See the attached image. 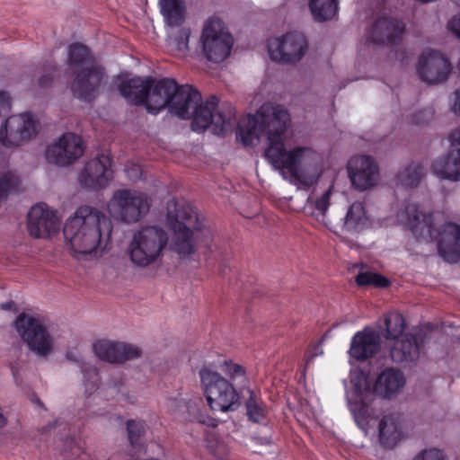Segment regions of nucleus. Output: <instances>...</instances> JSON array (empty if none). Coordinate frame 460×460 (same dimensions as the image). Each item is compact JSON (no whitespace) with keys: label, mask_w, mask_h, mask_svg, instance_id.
I'll return each mask as SVG.
<instances>
[{"label":"nucleus","mask_w":460,"mask_h":460,"mask_svg":"<svg viewBox=\"0 0 460 460\" xmlns=\"http://www.w3.org/2000/svg\"><path fill=\"white\" fill-rule=\"evenodd\" d=\"M289 119L288 111L280 105L265 103L256 115L247 116L244 125H239L236 138L244 146H252L261 135L266 134V160L276 169L287 172L295 182L309 187L317 180L316 154L305 146L286 149L285 134Z\"/></svg>","instance_id":"nucleus-1"},{"label":"nucleus","mask_w":460,"mask_h":460,"mask_svg":"<svg viewBox=\"0 0 460 460\" xmlns=\"http://www.w3.org/2000/svg\"><path fill=\"white\" fill-rule=\"evenodd\" d=\"M118 90L128 103L144 105L149 113L157 114L168 108L179 118L188 117V108L199 98V92L192 85H180L171 78L155 81L151 76H136L122 80Z\"/></svg>","instance_id":"nucleus-2"},{"label":"nucleus","mask_w":460,"mask_h":460,"mask_svg":"<svg viewBox=\"0 0 460 460\" xmlns=\"http://www.w3.org/2000/svg\"><path fill=\"white\" fill-rule=\"evenodd\" d=\"M399 217L410 227L417 240L436 242L443 260L456 263L460 260V226L454 223L440 224L443 214H423L417 204L409 203Z\"/></svg>","instance_id":"nucleus-3"},{"label":"nucleus","mask_w":460,"mask_h":460,"mask_svg":"<svg viewBox=\"0 0 460 460\" xmlns=\"http://www.w3.org/2000/svg\"><path fill=\"white\" fill-rule=\"evenodd\" d=\"M167 221L173 232L172 249L181 257L193 254L199 246L212 251L213 231L205 217L185 200L172 199L167 203Z\"/></svg>","instance_id":"nucleus-4"},{"label":"nucleus","mask_w":460,"mask_h":460,"mask_svg":"<svg viewBox=\"0 0 460 460\" xmlns=\"http://www.w3.org/2000/svg\"><path fill=\"white\" fill-rule=\"evenodd\" d=\"M64 235L72 250L78 254H89L108 243L112 232L111 219L99 209L88 205L79 207L64 226Z\"/></svg>","instance_id":"nucleus-5"},{"label":"nucleus","mask_w":460,"mask_h":460,"mask_svg":"<svg viewBox=\"0 0 460 460\" xmlns=\"http://www.w3.org/2000/svg\"><path fill=\"white\" fill-rule=\"evenodd\" d=\"M67 64L74 75L71 83L73 95L83 102H93L107 78L103 66L97 63L92 50L84 44L69 45Z\"/></svg>","instance_id":"nucleus-6"},{"label":"nucleus","mask_w":460,"mask_h":460,"mask_svg":"<svg viewBox=\"0 0 460 460\" xmlns=\"http://www.w3.org/2000/svg\"><path fill=\"white\" fill-rule=\"evenodd\" d=\"M199 98L189 108V115L183 119L192 118L191 128L193 131L203 132L210 125L214 126L216 134H223L228 131L235 120V110L229 103H224L219 108L218 99L211 95L205 102Z\"/></svg>","instance_id":"nucleus-7"},{"label":"nucleus","mask_w":460,"mask_h":460,"mask_svg":"<svg viewBox=\"0 0 460 460\" xmlns=\"http://www.w3.org/2000/svg\"><path fill=\"white\" fill-rule=\"evenodd\" d=\"M199 376L208 404L213 411H234L241 405L238 388L210 367H202Z\"/></svg>","instance_id":"nucleus-8"},{"label":"nucleus","mask_w":460,"mask_h":460,"mask_svg":"<svg viewBox=\"0 0 460 460\" xmlns=\"http://www.w3.org/2000/svg\"><path fill=\"white\" fill-rule=\"evenodd\" d=\"M167 243L168 234L162 227L146 226L133 234L128 253L135 266L146 268L162 258Z\"/></svg>","instance_id":"nucleus-9"},{"label":"nucleus","mask_w":460,"mask_h":460,"mask_svg":"<svg viewBox=\"0 0 460 460\" xmlns=\"http://www.w3.org/2000/svg\"><path fill=\"white\" fill-rule=\"evenodd\" d=\"M405 379L402 371L394 368H385L377 376L373 388L370 382L365 378L364 387L359 384L355 385V392L361 400L359 413L366 416L368 411V406L366 400H372L375 394L383 398H391L396 395L403 387Z\"/></svg>","instance_id":"nucleus-10"},{"label":"nucleus","mask_w":460,"mask_h":460,"mask_svg":"<svg viewBox=\"0 0 460 460\" xmlns=\"http://www.w3.org/2000/svg\"><path fill=\"white\" fill-rule=\"evenodd\" d=\"M110 207L119 219L132 224L141 220L149 212L151 199L145 192L121 189L113 193Z\"/></svg>","instance_id":"nucleus-11"},{"label":"nucleus","mask_w":460,"mask_h":460,"mask_svg":"<svg viewBox=\"0 0 460 460\" xmlns=\"http://www.w3.org/2000/svg\"><path fill=\"white\" fill-rule=\"evenodd\" d=\"M201 41L205 56L215 63L224 61L230 55L234 43L233 37L226 30L224 22L216 16L206 21Z\"/></svg>","instance_id":"nucleus-12"},{"label":"nucleus","mask_w":460,"mask_h":460,"mask_svg":"<svg viewBox=\"0 0 460 460\" xmlns=\"http://www.w3.org/2000/svg\"><path fill=\"white\" fill-rule=\"evenodd\" d=\"M15 327L21 338L36 355L46 357L52 351V338L39 317L22 313L16 318Z\"/></svg>","instance_id":"nucleus-13"},{"label":"nucleus","mask_w":460,"mask_h":460,"mask_svg":"<svg viewBox=\"0 0 460 460\" xmlns=\"http://www.w3.org/2000/svg\"><path fill=\"white\" fill-rule=\"evenodd\" d=\"M307 49L305 37L296 31L288 32L268 44L271 60L281 64H295L302 59Z\"/></svg>","instance_id":"nucleus-14"},{"label":"nucleus","mask_w":460,"mask_h":460,"mask_svg":"<svg viewBox=\"0 0 460 460\" xmlns=\"http://www.w3.org/2000/svg\"><path fill=\"white\" fill-rule=\"evenodd\" d=\"M35 135L36 121L31 113L12 115L0 128V143L6 147L19 146Z\"/></svg>","instance_id":"nucleus-15"},{"label":"nucleus","mask_w":460,"mask_h":460,"mask_svg":"<svg viewBox=\"0 0 460 460\" xmlns=\"http://www.w3.org/2000/svg\"><path fill=\"white\" fill-rule=\"evenodd\" d=\"M112 179V160L109 155L101 154L85 164L78 181L84 189L99 190L106 188Z\"/></svg>","instance_id":"nucleus-16"},{"label":"nucleus","mask_w":460,"mask_h":460,"mask_svg":"<svg viewBox=\"0 0 460 460\" xmlns=\"http://www.w3.org/2000/svg\"><path fill=\"white\" fill-rule=\"evenodd\" d=\"M451 71L452 65L442 52L427 49L421 53L417 67L421 81L429 84L443 83Z\"/></svg>","instance_id":"nucleus-17"},{"label":"nucleus","mask_w":460,"mask_h":460,"mask_svg":"<svg viewBox=\"0 0 460 460\" xmlns=\"http://www.w3.org/2000/svg\"><path fill=\"white\" fill-rule=\"evenodd\" d=\"M84 146L80 136L66 133L58 141L48 146L46 159L49 164L66 166L83 155Z\"/></svg>","instance_id":"nucleus-18"},{"label":"nucleus","mask_w":460,"mask_h":460,"mask_svg":"<svg viewBox=\"0 0 460 460\" xmlns=\"http://www.w3.org/2000/svg\"><path fill=\"white\" fill-rule=\"evenodd\" d=\"M29 234L36 238H47L59 230V221L56 211L49 209L45 203L31 207L27 217Z\"/></svg>","instance_id":"nucleus-19"},{"label":"nucleus","mask_w":460,"mask_h":460,"mask_svg":"<svg viewBox=\"0 0 460 460\" xmlns=\"http://www.w3.org/2000/svg\"><path fill=\"white\" fill-rule=\"evenodd\" d=\"M347 169L351 184L357 190H367L378 181V166L370 155H356L350 158Z\"/></svg>","instance_id":"nucleus-20"},{"label":"nucleus","mask_w":460,"mask_h":460,"mask_svg":"<svg viewBox=\"0 0 460 460\" xmlns=\"http://www.w3.org/2000/svg\"><path fill=\"white\" fill-rule=\"evenodd\" d=\"M449 141L452 146H460V128L450 133ZM431 169L441 179L460 181V147L451 149L447 155L436 159Z\"/></svg>","instance_id":"nucleus-21"},{"label":"nucleus","mask_w":460,"mask_h":460,"mask_svg":"<svg viewBox=\"0 0 460 460\" xmlns=\"http://www.w3.org/2000/svg\"><path fill=\"white\" fill-rule=\"evenodd\" d=\"M94 354L102 360L110 363H123L141 356L139 348L131 344L101 340L93 343Z\"/></svg>","instance_id":"nucleus-22"},{"label":"nucleus","mask_w":460,"mask_h":460,"mask_svg":"<svg viewBox=\"0 0 460 460\" xmlns=\"http://www.w3.org/2000/svg\"><path fill=\"white\" fill-rule=\"evenodd\" d=\"M422 340L418 334L406 333L389 341V357L394 363L415 362L420 357Z\"/></svg>","instance_id":"nucleus-23"},{"label":"nucleus","mask_w":460,"mask_h":460,"mask_svg":"<svg viewBox=\"0 0 460 460\" xmlns=\"http://www.w3.org/2000/svg\"><path fill=\"white\" fill-rule=\"evenodd\" d=\"M404 31L405 24L402 21L383 16L376 19L372 24L368 31L367 40L376 45L394 43L396 40L401 39Z\"/></svg>","instance_id":"nucleus-24"},{"label":"nucleus","mask_w":460,"mask_h":460,"mask_svg":"<svg viewBox=\"0 0 460 460\" xmlns=\"http://www.w3.org/2000/svg\"><path fill=\"white\" fill-rule=\"evenodd\" d=\"M380 349V335L371 327H365L357 332L351 339L349 354L358 360L364 361L374 357Z\"/></svg>","instance_id":"nucleus-25"},{"label":"nucleus","mask_w":460,"mask_h":460,"mask_svg":"<svg viewBox=\"0 0 460 460\" xmlns=\"http://www.w3.org/2000/svg\"><path fill=\"white\" fill-rule=\"evenodd\" d=\"M379 441L385 448H393L402 438V416L400 413L385 415L379 422Z\"/></svg>","instance_id":"nucleus-26"},{"label":"nucleus","mask_w":460,"mask_h":460,"mask_svg":"<svg viewBox=\"0 0 460 460\" xmlns=\"http://www.w3.org/2000/svg\"><path fill=\"white\" fill-rule=\"evenodd\" d=\"M161 13L165 22L172 26H180L184 21V0H159Z\"/></svg>","instance_id":"nucleus-27"},{"label":"nucleus","mask_w":460,"mask_h":460,"mask_svg":"<svg viewBox=\"0 0 460 460\" xmlns=\"http://www.w3.org/2000/svg\"><path fill=\"white\" fill-rule=\"evenodd\" d=\"M249 397L245 401L248 420L254 423L264 422L267 419V407L261 398L252 389H248Z\"/></svg>","instance_id":"nucleus-28"},{"label":"nucleus","mask_w":460,"mask_h":460,"mask_svg":"<svg viewBox=\"0 0 460 460\" xmlns=\"http://www.w3.org/2000/svg\"><path fill=\"white\" fill-rule=\"evenodd\" d=\"M406 328V322L403 315L399 312H389L385 315L384 337L387 341H392L404 336L403 332Z\"/></svg>","instance_id":"nucleus-29"},{"label":"nucleus","mask_w":460,"mask_h":460,"mask_svg":"<svg viewBox=\"0 0 460 460\" xmlns=\"http://www.w3.org/2000/svg\"><path fill=\"white\" fill-rule=\"evenodd\" d=\"M81 372L84 376V385L85 394H87L88 403L95 402L99 399V395L93 393L99 388V371L98 369L85 362L80 365Z\"/></svg>","instance_id":"nucleus-30"},{"label":"nucleus","mask_w":460,"mask_h":460,"mask_svg":"<svg viewBox=\"0 0 460 460\" xmlns=\"http://www.w3.org/2000/svg\"><path fill=\"white\" fill-rule=\"evenodd\" d=\"M309 8L316 22L328 21L338 11V0H310Z\"/></svg>","instance_id":"nucleus-31"},{"label":"nucleus","mask_w":460,"mask_h":460,"mask_svg":"<svg viewBox=\"0 0 460 460\" xmlns=\"http://www.w3.org/2000/svg\"><path fill=\"white\" fill-rule=\"evenodd\" d=\"M220 368L223 373L228 376V381L237 386L241 391L249 383L246 376V369L240 364L234 363L232 360H225Z\"/></svg>","instance_id":"nucleus-32"},{"label":"nucleus","mask_w":460,"mask_h":460,"mask_svg":"<svg viewBox=\"0 0 460 460\" xmlns=\"http://www.w3.org/2000/svg\"><path fill=\"white\" fill-rule=\"evenodd\" d=\"M126 428L128 439L134 453L139 452L144 446L143 438L146 432V422L140 420H128Z\"/></svg>","instance_id":"nucleus-33"},{"label":"nucleus","mask_w":460,"mask_h":460,"mask_svg":"<svg viewBox=\"0 0 460 460\" xmlns=\"http://www.w3.org/2000/svg\"><path fill=\"white\" fill-rule=\"evenodd\" d=\"M424 176L425 168L420 164L411 163L397 174V181L406 188H414Z\"/></svg>","instance_id":"nucleus-34"},{"label":"nucleus","mask_w":460,"mask_h":460,"mask_svg":"<svg viewBox=\"0 0 460 460\" xmlns=\"http://www.w3.org/2000/svg\"><path fill=\"white\" fill-rule=\"evenodd\" d=\"M201 406H203V402L200 398L190 400L186 403L190 420L203 426H207L208 428H217V420L203 413L201 411Z\"/></svg>","instance_id":"nucleus-35"},{"label":"nucleus","mask_w":460,"mask_h":460,"mask_svg":"<svg viewBox=\"0 0 460 460\" xmlns=\"http://www.w3.org/2000/svg\"><path fill=\"white\" fill-rule=\"evenodd\" d=\"M205 444L208 452L219 460H226L229 449L227 445L218 437L217 433L213 430L206 432Z\"/></svg>","instance_id":"nucleus-36"},{"label":"nucleus","mask_w":460,"mask_h":460,"mask_svg":"<svg viewBox=\"0 0 460 460\" xmlns=\"http://www.w3.org/2000/svg\"><path fill=\"white\" fill-rule=\"evenodd\" d=\"M355 281L358 287H374L377 288H385L391 284L386 277L371 271L359 272L356 276Z\"/></svg>","instance_id":"nucleus-37"},{"label":"nucleus","mask_w":460,"mask_h":460,"mask_svg":"<svg viewBox=\"0 0 460 460\" xmlns=\"http://www.w3.org/2000/svg\"><path fill=\"white\" fill-rule=\"evenodd\" d=\"M365 209L361 202H354L350 205L345 216L344 225L348 230H357L363 223Z\"/></svg>","instance_id":"nucleus-38"},{"label":"nucleus","mask_w":460,"mask_h":460,"mask_svg":"<svg viewBox=\"0 0 460 460\" xmlns=\"http://www.w3.org/2000/svg\"><path fill=\"white\" fill-rule=\"evenodd\" d=\"M18 185L19 179L12 172L0 175V200L5 199L10 191L15 190Z\"/></svg>","instance_id":"nucleus-39"},{"label":"nucleus","mask_w":460,"mask_h":460,"mask_svg":"<svg viewBox=\"0 0 460 460\" xmlns=\"http://www.w3.org/2000/svg\"><path fill=\"white\" fill-rule=\"evenodd\" d=\"M57 73L58 67L55 65H47V66L44 68V74L39 79V85L41 88H48L51 86Z\"/></svg>","instance_id":"nucleus-40"},{"label":"nucleus","mask_w":460,"mask_h":460,"mask_svg":"<svg viewBox=\"0 0 460 460\" xmlns=\"http://www.w3.org/2000/svg\"><path fill=\"white\" fill-rule=\"evenodd\" d=\"M190 34V30L183 28L180 30L178 34L173 38V42L179 51L183 52L189 49L188 44Z\"/></svg>","instance_id":"nucleus-41"},{"label":"nucleus","mask_w":460,"mask_h":460,"mask_svg":"<svg viewBox=\"0 0 460 460\" xmlns=\"http://www.w3.org/2000/svg\"><path fill=\"white\" fill-rule=\"evenodd\" d=\"M434 111L431 108L423 109L412 114L411 122L414 125H422L432 119Z\"/></svg>","instance_id":"nucleus-42"},{"label":"nucleus","mask_w":460,"mask_h":460,"mask_svg":"<svg viewBox=\"0 0 460 460\" xmlns=\"http://www.w3.org/2000/svg\"><path fill=\"white\" fill-rule=\"evenodd\" d=\"M413 460H444V455L441 450L430 448L420 452Z\"/></svg>","instance_id":"nucleus-43"},{"label":"nucleus","mask_w":460,"mask_h":460,"mask_svg":"<svg viewBox=\"0 0 460 460\" xmlns=\"http://www.w3.org/2000/svg\"><path fill=\"white\" fill-rule=\"evenodd\" d=\"M66 445L69 447L72 456H75L76 457L80 458V460H85L89 458L86 452L78 445L75 438H67Z\"/></svg>","instance_id":"nucleus-44"},{"label":"nucleus","mask_w":460,"mask_h":460,"mask_svg":"<svg viewBox=\"0 0 460 460\" xmlns=\"http://www.w3.org/2000/svg\"><path fill=\"white\" fill-rule=\"evenodd\" d=\"M331 189L327 190L319 199L315 200V208L324 214L330 206Z\"/></svg>","instance_id":"nucleus-45"},{"label":"nucleus","mask_w":460,"mask_h":460,"mask_svg":"<svg viewBox=\"0 0 460 460\" xmlns=\"http://www.w3.org/2000/svg\"><path fill=\"white\" fill-rule=\"evenodd\" d=\"M455 95L456 99L452 110L456 114L460 115V89L455 92Z\"/></svg>","instance_id":"nucleus-46"},{"label":"nucleus","mask_w":460,"mask_h":460,"mask_svg":"<svg viewBox=\"0 0 460 460\" xmlns=\"http://www.w3.org/2000/svg\"><path fill=\"white\" fill-rule=\"evenodd\" d=\"M92 412H93V414H96V415H103V413H102V412H97V411H92Z\"/></svg>","instance_id":"nucleus-47"},{"label":"nucleus","mask_w":460,"mask_h":460,"mask_svg":"<svg viewBox=\"0 0 460 460\" xmlns=\"http://www.w3.org/2000/svg\"><path fill=\"white\" fill-rule=\"evenodd\" d=\"M2 307L3 308H7V307H9V305L8 304L2 305Z\"/></svg>","instance_id":"nucleus-48"},{"label":"nucleus","mask_w":460,"mask_h":460,"mask_svg":"<svg viewBox=\"0 0 460 460\" xmlns=\"http://www.w3.org/2000/svg\"><path fill=\"white\" fill-rule=\"evenodd\" d=\"M37 403H38L39 405H41V402H40V401H39V400L37 401Z\"/></svg>","instance_id":"nucleus-49"}]
</instances>
